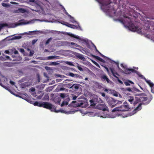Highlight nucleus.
Wrapping results in <instances>:
<instances>
[{"instance_id": "obj_52", "label": "nucleus", "mask_w": 154, "mask_h": 154, "mask_svg": "<svg viewBox=\"0 0 154 154\" xmlns=\"http://www.w3.org/2000/svg\"><path fill=\"white\" fill-rule=\"evenodd\" d=\"M4 52H5V53H6V54H10V52H9V50H5V51Z\"/></svg>"}, {"instance_id": "obj_64", "label": "nucleus", "mask_w": 154, "mask_h": 154, "mask_svg": "<svg viewBox=\"0 0 154 154\" xmlns=\"http://www.w3.org/2000/svg\"><path fill=\"white\" fill-rule=\"evenodd\" d=\"M62 23V24H63V25H65L66 26H67V22H66V23H64H64Z\"/></svg>"}, {"instance_id": "obj_13", "label": "nucleus", "mask_w": 154, "mask_h": 154, "mask_svg": "<svg viewBox=\"0 0 154 154\" xmlns=\"http://www.w3.org/2000/svg\"><path fill=\"white\" fill-rule=\"evenodd\" d=\"M25 20H20V21H21V22H20L19 23H18L17 24H15V26H19L20 25H25L26 24H29L30 23V22H25V21H24Z\"/></svg>"}, {"instance_id": "obj_61", "label": "nucleus", "mask_w": 154, "mask_h": 154, "mask_svg": "<svg viewBox=\"0 0 154 154\" xmlns=\"http://www.w3.org/2000/svg\"><path fill=\"white\" fill-rule=\"evenodd\" d=\"M77 97L76 96H73V98H72V99L73 100H75L76 99V98H77Z\"/></svg>"}, {"instance_id": "obj_25", "label": "nucleus", "mask_w": 154, "mask_h": 154, "mask_svg": "<svg viewBox=\"0 0 154 154\" xmlns=\"http://www.w3.org/2000/svg\"><path fill=\"white\" fill-rule=\"evenodd\" d=\"M101 78L103 79L104 80H106L108 83H109L110 80L106 75H103L101 76Z\"/></svg>"}, {"instance_id": "obj_9", "label": "nucleus", "mask_w": 154, "mask_h": 154, "mask_svg": "<svg viewBox=\"0 0 154 154\" xmlns=\"http://www.w3.org/2000/svg\"><path fill=\"white\" fill-rule=\"evenodd\" d=\"M121 107L124 108V109H120V111L122 112H125L129 110V108L128 105L127 104V103L125 102L124 104L121 106Z\"/></svg>"}, {"instance_id": "obj_33", "label": "nucleus", "mask_w": 154, "mask_h": 154, "mask_svg": "<svg viewBox=\"0 0 154 154\" xmlns=\"http://www.w3.org/2000/svg\"><path fill=\"white\" fill-rule=\"evenodd\" d=\"M65 105H67V101H63L61 104V107L64 106Z\"/></svg>"}, {"instance_id": "obj_51", "label": "nucleus", "mask_w": 154, "mask_h": 154, "mask_svg": "<svg viewBox=\"0 0 154 154\" xmlns=\"http://www.w3.org/2000/svg\"><path fill=\"white\" fill-rule=\"evenodd\" d=\"M5 57H6V58L7 59H8L9 60H11V58L10 57L8 56H6Z\"/></svg>"}, {"instance_id": "obj_3", "label": "nucleus", "mask_w": 154, "mask_h": 154, "mask_svg": "<svg viewBox=\"0 0 154 154\" xmlns=\"http://www.w3.org/2000/svg\"><path fill=\"white\" fill-rule=\"evenodd\" d=\"M72 105L75 107L85 108L87 106V103L85 100H77L72 101Z\"/></svg>"}, {"instance_id": "obj_42", "label": "nucleus", "mask_w": 154, "mask_h": 154, "mask_svg": "<svg viewBox=\"0 0 154 154\" xmlns=\"http://www.w3.org/2000/svg\"><path fill=\"white\" fill-rule=\"evenodd\" d=\"M121 66L125 69V71L126 70V68H127L126 66H124L123 64L122 63H121L120 65Z\"/></svg>"}, {"instance_id": "obj_4", "label": "nucleus", "mask_w": 154, "mask_h": 154, "mask_svg": "<svg viewBox=\"0 0 154 154\" xmlns=\"http://www.w3.org/2000/svg\"><path fill=\"white\" fill-rule=\"evenodd\" d=\"M100 3L101 5L100 8L103 11L105 12H109L110 10L113 9V7H109V5L110 4L109 2H100Z\"/></svg>"}, {"instance_id": "obj_10", "label": "nucleus", "mask_w": 154, "mask_h": 154, "mask_svg": "<svg viewBox=\"0 0 154 154\" xmlns=\"http://www.w3.org/2000/svg\"><path fill=\"white\" fill-rule=\"evenodd\" d=\"M97 107H98V109L100 110H102L103 111H105L107 110V107L105 104H98V105Z\"/></svg>"}, {"instance_id": "obj_57", "label": "nucleus", "mask_w": 154, "mask_h": 154, "mask_svg": "<svg viewBox=\"0 0 154 154\" xmlns=\"http://www.w3.org/2000/svg\"><path fill=\"white\" fill-rule=\"evenodd\" d=\"M122 103V101L118 100L117 102H116V104H121Z\"/></svg>"}, {"instance_id": "obj_11", "label": "nucleus", "mask_w": 154, "mask_h": 154, "mask_svg": "<svg viewBox=\"0 0 154 154\" xmlns=\"http://www.w3.org/2000/svg\"><path fill=\"white\" fill-rule=\"evenodd\" d=\"M68 75L71 77H72L74 78H79L81 79L82 76H80L78 74H74L71 72H69L68 73Z\"/></svg>"}, {"instance_id": "obj_45", "label": "nucleus", "mask_w": 154, "mask_h": 154, "mask_svg": "<svg viewBox=\"0 0 154 154\" xmlns=\"http://www.w3.org/2000/svg\"><path fill=\"white\" fill-rule=\"evenodd\" d=\"M2 5L3 7H7L8 6V5L6 3H2Z\"/></svg>"}, {"instance_id": "obj_37", "label": "nucleus", "mask_w": 154, "mask_h": 154, "mask_svg": "<svg viewBox=\"0 0 154 154\" xmlns=\"http://www.w3.org/2000/svg\"><path fill=\"white\" fill-rule=\"evenodd\" d=\"M59 64L58 63H57L55 62H53L50 63V65H56Z\"/></svg>"}, {"instance_id": "obj_2", "label": "nucleus", "mask_w": 154, "mask_h": 154, "mask_svg": "<svg viewBox=\"0 0 154 154\" xmlns=\"http://www.w3.org/2000/svg\"><path fill=\"white\" fill-rule=\"evenodd\" d=\"M140 96L139 98L141 102L142 103L139 104L133 110V112L134 113H136L137 112L141 109H142V105L143 104L144 105H147L149 103L152 99V97L151 96L149 98H148L145 97L143 96H146L144 93H142L140 94Z\"/></svg>"}, {"instance_id": "obj_38", "label": "nucleus", "mask_w": 154, "mask_h": 154, "mask_svg": "<svg viewBox=\"0 0 154 154\" xmlns=\"http://www.w3.org/2000/svg\"><path fill=\"white\" fill-rule=\"evenodd\" d=\"M52 39V38H48L47 40V41H46L45 43V45H47L49 43V42H50V41Z\"/></svg>"}, {"instance_id": "obj_40", "label": "nucleus", "mask_w": 154, "mask_h": 154, "mask_svg": "<svg viewBox=\"0 0 154 154\" xmlns=\"http://www.w3.org/2000/svg\"><path fill=\"white\" fill-rule=\"evenodd\" d=\"M139 77H141L142 79H143L145 80V81L146 80V79L145 78V77L143 75L141 74H140L139 73V75H138Z\"/></svg>"}, {"instance_id": "obj_21", "label": "nucleus", "mask_w": 154, "mask_h": 154, "mask_svg": "<svg viewBox=\"0 0 154 154\" xmlns=\"http://www.w3.org/2000/svg\"><path fill=\"white\" fill-rule=\"evenodd\" d=\"M139 102H141L140 98L136 97H135V101H134V102L133 103L134 106H135Z\"/></svg>"}, {"instance_id": "obj_34", "label": "nucleus", "mask_w": 154, "mask_h": 154, "mask_svg": "<svg viewBox=\"0 0 154 154\" xmlns=\"http://www.w3.org/2000/svg\"><path fill=\"white\" fill-rule=\"evenodd\" d=\"M8 25V24L6 23H2L0 24V28L1 29L3 27L5 26H7Z\"/></svg>"}, {"instance_id": "obj_48", "label": "nucleus", "mask_w": 154, "mask_h": 154, "mask_svg": "<svg viewBox=\"0 0 154 154\" xmlns=\"http://www.w3.org/2000/svg\"><path fill=\"white\" fill-rule=\"evenodd\" d=\"M112 62H114L115 63L116 65H117V67L119 69H120V68H119V63H117V62H116L114 61H112Z\"/></svg>"}, {"instance_id": "obj_46", "label": "nucleus", "mask_w": 154, "mask_h": 154, "mask_svg": "<svg viewBox=\"0 0 154 154\" xmlns=\"http://www.w3.org/2000/svg\"><path fill=\"white\" fill-rule=\"evenodd\" d=\"M93 99L95 101H96L95 102V103H96V104H97V103L99 102L98 100V99L97 98H95Z\"/></svg>"}, {"instance_id": "obj_22", "label": "nucleus", "mask_w": 154, "mask_h": 154, "mask_svg": "<svg viewBox=\"0 0 154 154\" xmlns=\"http://www.w3.org/2000/svg\"><path fill=\"white\" fill-rule=\"evenodd\" d=\"M124 109V108H123V107L122 108L121 107V106L119 107H116V108H114V109H113L112 110V111L113 112H116V111H120V110L123 109Z\"/></svg>"}, {"instance_id": "obj_32", "label": "nucleus", "mask_w": 154, "mask_h": 154, "mask_svg": "<svg viewBox=\"0 0 154 154\" xmlns=\"http://www.w3.org/2000/svg\"><path fill=\"white\" fill-rule=\"evenodd\" d=\"M54 111L56 112H57V113L60 112L61 113H65L66 114L67 113V112L65 111L64 110H63V109H60V110H56V109H55V110H54Z\"/></svg>"}, {"instance_id": "obj_44", "label": "nucleus", "mask_w": 154, "mask_h": 154, "mask_svg": "<svg viewBox=\"0 0 154 154\" xmlns=\"http://www.w3.org/2000/svg\"><path fill=\"white\" fill-rule=\"evenodd\" d=\"M34 53V52L33 51H30V54H29V56L30 57L32 56L33 55Z\"/></svg>"}, {"instance_id": "obj_17", "label": "nucleus", "mask_w": 154, "mask_h": 154, "mask_svg": "<svg viewBox=\"0 0 154 154\" xmlns=\"http://www.w3.org/2000/svg\"><path fill=\"white\" fill-rule=\"evenodd\" d=\"M61 99L60 97H56L54 99V101L56 103L60 104Z\"/></svg>"}, {"instance_id": "obj_20", "label": "nucleus", "mask_w": 154, "mask_h": 154, "mask_svg": "<svg viewBox=\"0 0 154 154\" xmlns=\"http://www.w3.org/2000/svg\"><path fill=\"white\" fill-rule=\"evenodd\" d=\"M68 17H69V21L73 23L76 22V21L75 20L74 17H72L71 15L68 14Z\"/></svg>"}, {"instance_id": "obj_15", "label": "nucleus", "mask_w": 154, "mask_h": 154, "mask_svg": "<svg viewBox=\"0 0 154 154\" xmlns=\"http://www.w3.org/2000/svg\"><path fill=\"white\" fill-rule=\"evenodd\" d=\"M68 27H69L73 29H77L78 28L81 29V27L79 25H78V26H76L70 24L69 23H68Z\"/></svg>"}, {"instance_id": "obj_1", "label": "nucleus", "mask_w": 154, "mask_h": 154, "mask_svg": "<svg viewBox=\"0 0 154 154\" xmlns=\"http://www.w3.org/2000/svg\"><path fill=\"white\" fill-rule=\"evenodd\" d=\"M119 21L125 25H126L129 29L133 32H137L138 33H141L142 32V29L138 26H135L131 21V19L127 17H124V20L120 19Z\"/></svg>"}, {"instance_id": "obj_43", "label": "nucleus", "mask_w": 154, "mask_h": 154, "mask_svg": "<svg viewBox=\"0 0 154 154\" xmlns=\"http://www.w3.org/2000/svg\"><path fill=\"white\" fill-rule=\"evenodd\" d=\"M60 96V98H64L65 97V94L64 93H61Z\"/></svg>"}, {"instance_id": "obj_50", "label": "nucleus", "mask_w": 154, "mask_h": 154, "mask_svg": "<svg viewBox=\"0 0 154 154\" xmlns=\"http://www.w3.org/2000/svg\"><path fill=\"white\" fill-rule=\"evenodd\" d=\"M37 40L34 39L32 41V44H34L37 41Z\"/></svg>"}, {"instance_id": "obj_12", "label": "nucleus", "mask_w": 154, "mask_h": 154, "mask_svg": "<svg viewBox=\"0 0 154 154\" xmlns=\"http://www.w3.org/2000/svg\"><path fill=\"white\" fill-rule=\"evenodd\" d=\"M26 12V10L23 8H18V9L14 11V13H24Z\"/></svg>"}, {"instance_id": "obj_49", "label": "nucleus", "mask_w": 154, "mask_h": 154, "mask_svg": "<svg viewBox=\"0 0 154 154\" xmlns=\"http://www.w3.org/2000/svg\"><path fill=\"white\" fill-rule=\"evenodd\" d=\"M99 54H100V55L101 56V57H104V58H106V57L107 58V57H106L105 56H104V55H103V54H102L101 53H100V52H99Z\"/></svg>"}, {"instance_id": "obj_41", "label": "nucleus", "mask_w": 154, "mask_h": 154, "mask_svg": "<svg viewBox=\"0 0 154 154\" xmlns=\"http://www.w3.org/2000/svg\"><path fill=\"white\" fill-rule=\"evenodd\" d=\"M44 94V93H42V94H41L40 95L38 96L37 97V98L38 99H40L42 98Z\"/></svg>"}, {"instance_id": "obj_39", "label": "nucleus", "mask_w": 154, "mask_h": 154, "mask_svg": "<svg viewBox=\"0 0 154 154\" xmlns=\"http://www.w3.org/2000/svg\"><path fill=\"white\" fill-rule=\"evenodd\" d=\"M0 60L2 61H4L6 60L7 59L6 58V57L1 56L0 57Z\"/></svg>"}, {"instance_id": "obj_7", "label": "nucleus", "mask_w": 154, "mask_h": 154, "mask_svg": "<svg viewBox=\"0 0 154 154\" xmlns=\"http://www.w3.org/2000/svg\"><path fill=\"white\" fill-rule=\"evenodd\" d=\"M80 85L78 84H68V88H69V92H71L72 91L73 92L74 91H77L79 88Z\"/></svg>"}, {"instance_id": "obj_47", "label": "nucleus", "mask_w": 154, "mask_h": 154, "mask_svg": "<svg viewBox=\"0 0 154 154\" xmlns=\"http://www.w3.org/2000/svg\"><path fill=\"white\" fill-rule=\"evenodd\" d=\"M125 91H131L132 92V91L131 90V89L130 88H127L125 89Z\"/></svg>"}, {"instance_id": "obj_19", "label": "nucleus", "mask_w": 154, "mask_h": 154, "mask_svg": "<svg viewBox=\"0 0 154 154\" xmlns=\"http://www.w3.org/2000/svg\"><path fill=\"white\" fill-rule=\"evenodd\" d=\"M43 102H38L37 101L35 102L33 104L35 106H38L40 107H42Z\"/></svg>"}, {"instance_id": "obj_23", "label": "nucleus", "mask_w": 154, "mask_h": 154, "mask_svg": "<svg viewBox=\"0 0 154 154\" xmlns=\"http://www.w3.org/2000/svg\"><path fill=\"white\" fill-rule=\"evenodd\" d=\"M128 101L131 104H133L134 100V97H128Z\"/></svg>"}, {"instance_id": "obj_35", "label": "nucleus", "mask_w": 154, "mask_h": 154, "mask_svg": "<svg viewBox=\"0 0 154 154\" xmlns=\"http://www.w3.org/2000/svg\"><path fill=\"white\" fill-rule=\"evenodd\" d=\"M77 67L78 69L80 71H83V69L81 66L78 65L77 66Z\"/></svg>"}, {"instance_id": "obj_60", "label": "nucleus", "mask_w": 154, "mask_h": 154, "mask_svg": "<svg viewBox=\"0 0 154 154\" xmlns=\"http://www.w3.org/2000/svg\"><path fill=\"white\" fill-rule=\"evenodd\" d=\"M94 47H95V51L96 52H97L98 53H99L100 52L98 51V50L96 48V46L94 45Z\"/></svg>"}, {"instance_id": "obj_36", "label": "nucleus", "mask_w": 154, "mask_h": 154, "mask_svg": "<svg viewBox=\"0 0 154 154\" xmlns=\"http://www.w3.org/2000/svg\"><path fill=\"white\" fill-rule=\"evenodd\" d=\"M78 57L80 59L82 60H84L85 59L84 57H83V55L82 54L79 55L78 56Z\"/></svg>"}, {"instance_id": "obj_53", "label": "nucleus", "mask_w": 154, "mask_h": 154, "mask_svg": "<svg viewBox=\"0 0 154 154\" xmlns=\"http://www.w3.org/2000/svg\"><path fill=\"white\" fill-rule=\"evenodd\" d=\"M20 51L22 53H24L25 52L23 48H20Z\"/></svg>"}, {"instance_id": "obj_63", "label": "nucleus", "mask_w": 154, "mask_h": 154, "mask_svg": "<svg viewBox=\"0 0 154 154\" xmlns=\"http://www.w3.org/2000/svg\"><path fill=\"white\" fill-rule=\"evenodd\" d=\"M92 62L93 63H94L95 65H96L97 66V65L99 66L98 64L96 62H95V61H92Z\"/></svg>"}, {"instance_id": "obj_55", "label": "nucleus", "mask_w": 154, "mask_h": 154, "mask_svg": "<svg viewBox=\"0 0 154 154\" xmlns=\"http://www.w3.org/2000/svg\"><path fill=\"white\" fill-rule=\"evenodd\" d=\"M68 65L71 66H74L72 63L69 62H68Z\"/></svg>"}, {"instance_id": "obj_18", "label": "nucleus", "mask_w": 154, "mask_h": 154, "mask_svg": "<svg viewBox=\"0 0 154 154\" xmlns=\"http://www.w3.org/2000/svg\"><path fill=\"white\" fill-rule=\"evenodd\" d=\"M93 57L99 60L100 61L104 63L105 62V61L104 60L100 57L95 55H93Z\"/></svg>"}, {"instance_id": "obj_30", "label": "nucleus", "mask_w": 154, "mask_h": 154, "mask_svg": "<svg viewBox=\"0 0 154 154\" xmlns=\"http://www.w3.org/2000/svg\"><path fill=\"white\" fill-rule=\"evenodd\" d=\"M109 91H110L111 90H110ZM112 91L111 93L114 96L116 97H117L118 96V93L117 92L114 90H112Z\"/></svg>"}, {"instance_id": "obj_28", "label": "nucleus", "mask_w": 154, "mask_h": 154, "mask_svg": "<svg viewBox=\"0 0 154 154\" xmlns=\"http://www.w3.org/2000/svg\"><path fill=\"white\" fill-rule=\"evenodd\" d=\"M59 57L58 56H48L47 57V59L48 60H51L54 58L55 59H58L57 57Z\"/></svg>"}, {"instance_id": "obj_24", "label": "nucleus", "mask_w": 154, "mask_h": 154, "mask_svg": "<svg viewBox=\"0 0 154 154\" xmlns=\"http://www.w3.org/2000/svg\"><path fill=\"white\" fill-rule=\"evenodd\" d=\"M145 81L149 84L151 87L152 88L154 86V84L151 82L150 80H148L146 79Z\"/></svg>"}, {"instance_id": "obj_29", "label": "nucleus", "mask_w": 154, "mask_h": 154, "mask_svg": "<svg viewBox=\"0 0 154 154\" xmlns=\"http://www.w3.org/2000/svg\"><path fill=\"white\" fill-rule=\"evenodd\" d=\"M44 100H49V96L48 94H45L42 99Z\"/></svg>"}, {"instance_id": "obj_27", "label": "nucleus", "mask_w": 154, "mask_h": 154, "mask_svg": "<svg viewBox=\"0 0 154 154\" xmlns=\"http://www.w3.org/2000/svg\"><path fill=\"white\" fill-rule=\"evenodd\" d=\"M77 47H79L80 48L79 50L81 51L82 53L84 54L86 53V51L85 48H83L82 47L80 46L79 45H77Z\"/></svg>"}, {"instance_id": "obj_58", "label": "nucleus", "mask_w": 154, "mask_h": 154, "mask_svg": "<svg viewBox=\"0 0 154 154\" xmlns=\"http://www.w3.org/2000/svg\"><path fill=\"white\" fill-rule=\"evenodd\" d=\"M100 94L103 97H104L105 96V94L104 93L101 92L100 93Z\"/></svg>"}, {"instance_id": "obj_59", "label": "nucleus", "mask_w": 154, "mask_h": 154, "mask_svg": "<svg viewBox=\"0 0 154 154\" xmlns=\"http://www.w3.org/2000/svg\"><path fill=\"white\" fill-rule=\"evenodd\" d=\"M62 79H56V82H60V81H62Z\"/></svg>"}, {"instance_id": "obj_26", "label": "nucleus", "mask_w": 154, "mask_h": 154, "mask_svg": "<svg viewBox=\"0 0 154 154\" xmlns=\"http://www.w3.org/2000/svg\"><path fill=\"white\" fill-rule=\"evenodd\" d=\"M95 100H94L93 99L90 100L89 102H90V105L91 106H95L96 104L95 103Z\"/></svg>"}, {"instance_id": "obj_31", "label": "nucleus", "mask_w": 154, "mask_h": 154, "mask_svg": "<svg viewBox=\"0 0 154 154\" xmlns=\"http://www.w3.org/2000/svg\"><path fill=\"white\" fill-rule=\"evenodd\" d=\"M130 83L131 84H134L133 82H132L131 81H129V80H128V81L125 82H124V84L126 86L130 85Z\"/></svg>"}, {"instance_id": "obj_14", "label": "nucleus", "mask_w": 154, "mask_h": 154, "mask_svg": "<svg viewBox=\"0 0 154 154\" xmlns=\"http://www.w3.org/2000/svg\"><path fill=\"white\" fill-rule=\"evenodd\" d=\"M109 69L111 71V73L113 75L115 78L117 79H119V78L116 75H119V74L117 73L116 72H114L115 71L114 69L112 68H110Z\"/></svg>"}, {"instance_id": "obj_16", "label": "nucleus", "mask_w": 154, "mask_h": 154, "mask_svg": "<svg viewBox=\"0 0 154 154\" xmlns=\"http://www.w3.org/2000/svg\"><path fill=\"white\" fill-rule=\"evenodd\" d=\"M68 35L70 36L71 37L73 38H75L78 39H80V37L79 36L75 35L71 33H68Z\"/></svg>"}, {"instance_id": "obj_54", "label": "nucleus", "mask_w": 154, "mask_h": 154, "mask_svg": "<svg viewBox=\"0 0 154 154\" xmlns=\"http://www.w3.org/2000/svg\"><path fill=\"white\" fill-rule=\"evenodd\" d=\"M103 66L104 67V68H105L106 69V71L108 72H109V69H108V68L106 66Z\"/></svg>"}, {"instance_id": "obj_6", "label": "nucleus", "mask_w": 154, "mask_h": 154, "mask_svg": "<svg viewBox=\"0 0 154 154\" xmlns=\"http://www.w3.org/2000/svg\"><path fill=\"white\" fill-rule=\"evenodd\" d=\"M42 106V107L49 109L52 111H54L55 110V106L48 102H43Z\"/></svg>"}, {"instance_id": "obj_56", "label": "nucleus", "mask_w": 154, "mask_h": 154, "mask_svg": "<svg viewBox=\"0 0 154 154\" xmlns=\"http://www.w3.org/2000/svg\"><path fill=\"white\" fill-rule=\"evenodd\" d=\"M10 83L12 85H14L15 83L14 82L11 80L10 81Z\"/></svg>"}, {"instance_id": "obj_8", "label": "nucleus", "mask_w": 154, "mask_h": 154, "mask_svg": "<svg viewBox=\"0 0 154 154\" xmlns=\"http://www.w3.org/2000/svg\"><path fill=\"white\" fill-rule=\"evenodd\" d=\"M131 72L136 73L137 75H139V72L136 71L135 70L133 69L126 68V70L125 71V74H128L131 73Z\"/></svg>"}, {"instance_id": "obj_5", "label": "nucleus", "mask_w": 154, "mask_h": 154, "mask_svg": "<svg viewBox=\"0 0 154 154\" xmlns=\"http://www.w3.org/2000/svg\"><path fill=\"white\" fill-rule=\"evenodd\" d=\"M105 98L106 101L109 105L111 108H113L116 106V100L113 98L107 96H106Z\"/></svg>"}, {"instance_id": "obj_62", "label": "nucleus", "mask_w": 154, "mask_h": 154, "mask_svg": "<svg viewBox=\"0 0 154 154\" xmlns=\"http://www.w3.org/2000/svg\"><path fill=\"white\" fill-rule=\"evenodd\" d=\"M18 51L17 50H15L14 51V54H18Z\"/></svg>"}]
</instances>
